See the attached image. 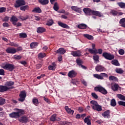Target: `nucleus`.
Listing matches in <instances>:
<instances>
[{
    "label": "nucleus",
    "mask_w": 125,
    "mask_h": 125,
    "mask_svg": "<svg viewBox=\"0 0 125 125\" xmlns=\"http://www.w3.org/2000/svg\"><path fill=\"white\" fill-rule=\"evenodd\" d=\"M111 89L113 90V91H117L119 89V85L117 83L112 84L111 85Z\"/></svg>",
    "instance_id": "nucleus-20"
},
{
    "label": "nucleus",
    "mask_w": 125,
    "mask_h": 125,
    "mask_svg": "<svg viewBox=\"0 0 125 125\" xmlns=\"http://www.w3.org/2000/svg\"><path fill=\"white\" fill-rule=\"evenodd\" d=\"M8 20H9V17H5L3 19V22H7L8 21Z\"/></svg>",
    "instance_id": "nucleus-60"
},
{
    "label": "nucleus",
    "mask_w": 125,
    "mask_h": 125,
    "mask_svg": "<svg viewBox=\"0 0 125 125\" xmlns=\"http://www.w3.org/2000/svg\"><path fill=\"white\" fill-rule=\"evenodd\" d=\"M56 68V64L55 62H53L51 65L48 66L49 70H51L52 71H54Z\"/></svg>",
    "instance_id": "nucleus-24"
},
{
    "label": "nucleus",
    "mask_w": 125,
    "mask_h": 125,
    "mask_svg": "<svg viewBox=\"0 0 125 125\" xmlns=\"http://www.w3.org/2000/svg\"><path fill=\"white\" fill-rule=\"evenodd\" d=\"M91 95L95 99H97V98H98V96H97V95L95 94V93H92Z\"/></svg>",
    "instance_id": "nucleus-58"
},
{
    "label": "nucleus",
    "mask_w": 125,
    "mask_h": 125,
    "mask_svg": "<svg viewBox=\"0 0 125 125\" xmlns=\"http://www.w3.org/2000/svg\"><path fill=\"white\" fill-rule=\"evenodd\" d=\"M103 56L107 60H113L115 58L114 55H112L107 52H104L103 53Z\"/></svg>",
    "instance_id": "nucleus-7"
},
{
    "label": "nucleus",
    "mask_w": 125,
    "mask_h": 125,
    "mask_svg": "<svg viewBox=\"0 0 125 125\" xmlns=\"http://www.w3.org/2000/svg\"><path fill=\"white\" fill-rule=\"evenodd\" d=\"M91 106L93 110H96L98 112H101L102 111V106L99 105L98 103L95 101H91L90 102Z\"/></svg>",
    "instance_id": "nucleus-3"
},
{
    "label": "nucleus",
    "mask_w": 125,
    "mask_h": 125,
    "mask_svg": "<svg viewBox=\"0 0 125 125\" xmlns=\"http://www.w3.org/2000/svg\"><path fill=\"white\" fill-rule=\"evenodd\" d=\"M90 121H91V117H90V116H88L85 118L84 122L85 123V124H86L87 125H91V122H90Z\"/></svg>",
    "instance_id": "nucleus-19"
},
{
    "label": "nucleus",
    "mask_w": 125,
    "mask_h": 125,
    "mask_svg": "<svg viewBox=\"0 0 125 125\" xmlns=\"http://www.w3.org/2000/svg\"><path fill=\"white\" fill-rule=\"evenodd\" d=\"M20 122L21 123H27L28 122V118L25 116H23L20 119Z\"/></svg>",
    "instance_id": "nucleus-38"
},
{
    "label": "nucleus",
    "mask_w": 125,
    "mask_h": 125,
    "mask_svg": "<svg viewBox=\"0 0 125 125\" xmlns=\"http://www.w3.org/2000/svg\"><path fill=\"white\" fill-rule=\"evenodd\" d=\"M88 50L91 54H97V49H88Z\"/></svg>",
    "instance_id": "nucleus-31"
},
{
    "label": "nucleus",
    "mask_w": 125,
    "mask_h": 125,
    "mask_svg": "<svg viewBox=\"0 0 125 125\" xmlns=\"http://www.w3.org/2000/svg\"><path fill=\"white\" fill-rule=\"evenodd\" d=\"M53 23H54V22L53 21V20L51 19L47 21L46 25H47V26H52V25H53Z\"/></svg>",
    "instance_id": "nucleus-35"
},
{
    "label": "nucleus",
    "mask_w": 125,
    "mask_h": 125,
    "mask_svg": "<svg viewBox=\"0 0 125 125\" xmlns=\"http://www.w3.org/2000/svg\"><path fill=\"white\" fill-rule=\"evenodd\" d=\"M17 50L18 51H19V50H22V48L20 47L19 48H17L16 49L15 48L9 47L6 50V52L7 53L14 54V53H16V52H17Z\"/></svg>",
    "instance_id": "nucleus-4"
},
{
    "label": "nucleus",
    "mask_w": 125,
    "mask_h": 125,
    "mask_svg": "<svg viewBox=\"0 0 125 125\" xmlns=\"http://www.w3.org/2000/svg\"><path fill=\"white\" fill-rule=\"evenodd\" d=\"M93 59L96 63H98V62H99V56H98V55L94 56Z\"/></svg>",
    "instance_id": "nucleus-46"
},
{
    "label": "nucleus",
    "mask_w": 125,
    "mask_h": 125,
    "mask_svg": "<svg viewBox=\"0 0 125 125\" xmlns=\"http://www.w3.org/2000/svg\"><path fill=\"white\" fill-rule=\"evenodd\" d=\"M50 120L52 122H55V121H61V118H60V117H57L56 115L54 114L51 117Z\"/></svg>",
    "instance_id": "nucleus-16"
},
{
    "label": "nucleus",
    "mask_w": 125,
    "mask_h": 125,
    "mask_svg": "<svg viewBox=\"0 0 125 125\" xmlns=\"http://www.w3.org/2000/svg\"><path fill=\"white\" fill-rule=\"evenodd\" d=\"M78 27L79 29H86L87 28V25H86V24L82 23V24L78 25Z\"/></svg>",
    "instance_id": "nucleus-30"
},
{
    "label": "nucleus",
    "mask_w": 125,
    "mask_h": 125,
    "mask_svg": "<svg viewBox=\"0 0 125 125\" xmlns=\"http://www.w3.org/2000/svg\"><path fill=\"white\" fill-rule=\"evenodd\" d=\"M103 52V50L102 49H99L97 50V54L98 53L99 54H101L102 52Z\"/></svg>",
    "instance_id": "nucleus-61"
},
{
    "label": "nucleus",
    "mask_w": 125,
    "mask_h": 125,
    "mask_svg": "<svg viewBox=\"0 0 125 125\" xmlns=\"http://www.w3.org/2000/svg\"><path fill=\"white\" fill-rule=\"evenodd\" d=\"M26 92L25 91H23L21 92L20 94V98L19 99V101H21V102H23L25 101V99L26 98Z\"/></svg>",
    "instance_id": "nucleus-10"
},
{
    "label": "nucleus",
    "mask_w": 125,
    "mask_h": 125,
    "mask_svg": "<svg viewBox=\"0 0 125 125\" xmlns=\"http://www.w3.org/2000/svg\"><path fill=\"white\" fill-rule=\"evenodd\" d=\"M14 84V82L12 81L7 82L6 83V85H0V92H4L7 91L8 89L12 88V85Z\"/></svg>",
    "instance_id": "nucleus-1"
},
{
    "label": "nucleus",
    "mask_w": 125,
    "mask_h": 125,
    "mask_svg": "<svg viewBox=\"0 0 125 125\" xmlns=\"http://www.w3.org/2000/svg\"><path fill=\"white\" fill-rule=\"evenodd\" d=\"M78 111L79 113H81V112H83V108L82 107H79L78 109Z\"/></svg>",
    "instance_id": "nucleus-64"
},
{
    "label": "nucleus",
    "mask_w": 125,
    "mask_h": 125,
    "mask_svg": "<svg viewBox=\"0 0 125 125\" xmlns=\"http://www.w3.org/2000/svg\"><path fill=\"white\" fill-rule=\"evenodd\" d=\"M83 12L86 14V15H91L92 13V10L89 8H85L83 9Z\"/></svg>",
    "instance_id": "nucleus-14"
},
{
    "label": "nucleus",
    "mask_w": 125,
    "mask_h": 125,
    "mask_svg": "<svg viewBox=\"0 0 125 125\" xmlns=\"http://www.w3.org/2000/svg\"><path fill=\"white\" fill-rule=\"evenodd\" d=\"M11 22H12L13 25H16V23L18 22V19L15 16H12L10 19Z\"/></svg>",
    "instance_id": "nucleus-15"
},
{
    "label": "nucleus",
    "mask_w": 125,
    "mask_h": 125,
    "mask_svg": "<svg viewBox=\"0 0 125 125\" xmlns=\"http://www.w3.org/2000/svg\"><path fill=\"white\" fill-rule=\"evenodd\" d=\"M38 45H39V43L36 42H33L30 44V46L31 48H35L37 47Z\"/></svg>",
    "instance_id": "nucleus-32"
},
{
    "label": "nucleus",
    "mask_w": 125,
    "mask_h": 125,
    "mask_svg": "<svg viewBox=\"0 0 125 125\" xmlns=\"http://www.w3.org/2000/svg\"><path fill=\"white\" fill-rule=\"evenodd\" d=\"M115 72L118 74H123L124 73V70L122 68H116L115 69Z\"/></svg>",
    "instance_id": "nucleus-45"
},
{
    "label": "nucleus",
    "mask_w": 125,
    "mask_h": 125,
    "mask_svg": "<svg viewBox=\"0 0 125 125\" xmlns=\"http://www.w3.org/2000/svg\"><path fill=\"white\" fill-rule=\"evenodd\" d=\"M120 23L121 24L122 27L125 28V18H123L120 21Z\"/></svg>",
    "instance_id": "nucleus-37"
},
{
    "label": "nucleus",
    "mask_w": 125,
    "mask_h": 125,
    "mask_svg": "<svg viewBox=\"0 0 125 125\" xmlns=\"http://www.w3.org/2000/svg\"><path fill=\"white\" fill-rule=\"evenodd\" d=\"M71 55H73V56H74V57H80V56H82V52H81L80 51H71Z\"/></svg>",
    "instance_id": "nucleus-11"
},
{
    "label": "nucleus",
    "mask_w": 125,
    "mask_h": 125,
    "mask_svg": "<svg viewBox=\"0 0 125 125\" xmlns=\"http://www.w3.org/2000/svg\"><path fill=\"white\" fill-rule=\"evenodd\" d=\"M56 53H59L60 54H64L66 53V51L63 48H60L57 51H56Z\"/></svg>",
    "instance_id": "nucleus-23"
},
{
    "label": "nucleus",
    "mask_w": 125,
    "mask_h": 125,
    "mask_svg": "<svg viewBox=\"0 0 125 125\" xmlns=\"http://www.w3.org/2000/svg\"><path fill=\"white\" fill-rule=\"evenodd\" d=\"M101 76L102 77H105L106 78H108V75L106 73H101Z\"/></svg>",
    "instance_id": "nucleus-63"
},
{
    "label": "nucleus",
    "mask_w": 125,
    "mask_h": 125,
    "mask_svg": "<svg viewBox=\"0 0 125 125\" xmlns=\"http://www.w3.org/2000/svg\"><path fill=\"white\" fill-rule=\"evenodd\" d=\"M29 18V16H21L20 17V19H21V20H22V21H24L25 20H27V19H28Z\"/></svg>",
    "instance_id": "nucleus-49"
},
{
    "label": "nucleus",
    "mask_w": 125,
    "mask_h": 125,
    "mask_svg": "<svg viewBox=\"0 0 125 125\" xmlns=\"http://www.w3.org/2000/svg\"><path fill=\"white\" fill-rule=\"evenodd\" d=\"M25 4L24 0H17L16 3L14 4V6L16 8H18V7H20V6H22V5H25Z\"/></svg>",
    "instance_id": "nucleus-8"
},
{
    "label": "nucleus",
    "mask_w": 125,
    "mask_h": 125,
    "mask_svg": "<svg viewBox=\"0 0 125 125\" xmlns=\"http://www.w3.org/2000/svg\"><path fill=\"white\" fill-rule=\"evenodd\" d=\"M53 9L54 10H55V11H58V10L59 9V6H58V3H57V2H55L54 4Z\"/></svg>",
    "instance_id": "nucleus-40"
},
{
    "label": "nucleus",
    "mask_w": 125,
    "mask_h": 125,
    "mask_svg": "<svg viewBox=\"0 0 125 125\" xmlns=\"http://www.w3.org/2000/svg\"><path fill=\"white\" fill-rule=\"evenodd\" d=\"M0 75H1L2 76H4V70L0 69Z\"/></svg>",
    "instance_id": "nucleus-62"
},
{
    "label": "nucleus",
    "mask_w": 125,
    "mask_h": 125,
    "mask_svg": "<svg viewBox=\"0 0 125 125\" xmlns=\"http://www.w3.org/2000/svg\"><path fill=\"white\" fill-rule=\"evenodd\" d=\"M103 56L107 60H113L115 58L114 55H112L107 52H104L103 53Z\"/></svg>",
    "instance_id": "nucleus-6"
},
{
    "label": "nucleus",
    "mask_w": 125,
    "mask_h": 125,
    "mask_svg": "<svg viewBox=\"0 0 125 125\" xmlns=\"http://www.w3.org/2000/svg\"><path fill=\"white\" fill-rule=\"evenodd\" d=\"M9 45H10L11 46H14L15 47H17V46H18V44H16L13 42L9 43Z\"/></svg>",
    "instance_id": "nucleus-56"
},
{
    "label": "nucleus",
    "mask_w": 125,
    "mask_h": 125,
    "mask_svg": "<svg viewBox=\"0 0 125 125\" xmlns=\"http://www.w3.org/2000/svg\"><path fill=\"white\" fill-rule=\"evenodd\" d=\"M118 104L119 105H122V106H124V107H125V102L119 101L118 102Z\"/></svg>",
    "instance_id": "nucleus-59"
},
{
    "label": "nucleus",
    "mask_w": 125,
    "mask_h": 125,
    "mask_svg": "<svg viewBox=\"0 0 125 125\" xmlns=\"http://www.w3.org/2000/svg\"><path fill=\"white\" fill-rule=\"evenodd\" d=\"M109 81H117V77L114 76H110L109 77Z\"/></svg>",
    "instance_id": "nucleus-54"
},
{
    "label": "nucleus",
    "mask_w": 125,
    "mask_h": 125,
    "mask_svg": "<svg viewBox=\"0 0 125 125\" xmlns=\"http://www.w3.org/2000/svg\"><path fill=\"white\" fill-rule=\"evenodd\" d=\"M83 37L84 38H86V39H87L88 40H89L90 41H93L94 38L93 36L89 35V34H83Z\"/></svg>",
    "instance_id": "nucleus-26"
},
{
    "label": "nucleus",
    "mask_w": 125,
    "mask_h": 125,
    "mask_svg": "<svg viewBox=\"0 0 125 125\" xmlns=\"http://www.w3.org/2000/svg\"><path fill=\"white\" fill-rule=\"evenodd\" d=\"M94 90H95V91H99V92H101V93H102V94L104 95L107 94V93L105 88L100 85L95 87L94 88Z\"/></svg>",
    "instance_id": "nucleus-5"
},
{
    "label": "nucleus",
    "mask_w": 125,
    "mask_h": 125,
    "mask_svg": "<svg viewBox=\"0 0 125 125\" xmlns=\"http://www.w3.org/2000/svg\"><path fill=\"white\" fill-rule=\"evenodd\" d=\"M117 98H119L120 100H123V101H125V96L121 94H118L117 95Z\"/></svg>",
    "instance_id": "nucleus-29"
},
{
    "label": "nucleus",
    "mask_w": 125,
    "mask_h": 125,
    "mask_svg": "<svg viewBox=\"0 0 125 125\" xmlns=\"http://www.w3.org/2000/svg\"><path fill=\"white\" fill-rule=\"evenodd\" d=\"M76 62L77 64L80 66V65H82L83 64V61L82 60L78 59L76 60Z\"/></svg>",
    "instance_id": "nucleus-52"
},
{
    "label": "nucleus",
    "mask_w": 125,
    "mask_h": 125,
    "mask_svg": "<svg viewBox=\"0 0 125 125\" xmlns=\"http://www.w3.org/2000/svg\"><path fill=\"white\" fill-rule=\"evenodd\" d=\"M20 38H21L22 39H25L27 38V34L25 33H22L20 34Z\"/></svg>",
    "instance_id": "nucleus-47"
},
{
    "label": "nucleus",
    "mask_w": 125,
    "mask_h": 125,
    "mask_svg": "<svg viewBox=\"0 0 125 125\" xmlns=\"http://www.w3.org/2000/svg\"><path fill=\"white\" fill-rule=\"evenodd\" d=\"M14 111H16L17 112H13L12 113L9 114V117L10 118H14L15 119H17V118H19L21 115H24L25 114V112L24 110L22 109H19L18 108H15Z\"/></svg>",
    "instance_id": "nucleus-2"
},
{
    "label": "nucleus",
    "mask_w": 125,
    "mask_h": 125,
    "mask_svg": "<svg viewBox=\"0 0 125 125\" xmlns=\"http://www.w3.org/2000/svg\"><path fill=\"white\" fill-rule=\"evenodd\" d=\"M6 10V8H5V7H0V13L5 12Z\"/></svg>",
    "instance_id": "nucleus-55"
},
{
    "label": "nucleus",
    "mask_w": 125,
    "mask_h": 125,
    "mask_svg": "<svg viewBox=\"0 0 125 125\" xmlns=\"http://www.w3.org/2000/svg\"><path fill=\"white\" fill-rule=\"evenodd\" d=\"M39 2L42 4V5H45L46 4H48L49 1L48 0H39Z\"/></svg>",
    "instance_id": "nucleus-27"
},
{
    "label": "nucleus",
    "mask_w": 125,
    "mask_h": 125,
    "mask_svg": "<svg viewBox=\"0 0 125 125\" xmlns=\"http://www.w3.org/2000/svg\"><path fill=\"white\" fill-rule=\"evenodd\" d=\"M58 25H59L61 27H62V28H65V29H69V28H70L68 25L61 21L58 22Z\"/></svg>",
    "instance_id": "nucleus-21"
},
{
    "label": "nucleus",
    "mask_w": 125,
    "mask_h": 125,
    "mask_svg": "<svg viewBox=\"0 0 125 125\" xmlns=\"http://www.w3.org/2000/svg\"><path fill=\"white\" fill-rule=\"evenodd\" d=\"M110 13L112 14V15H114V16H116V15H118V12L117 11L111 10L110 11Z\"/></svg>",
    "instance_id": "nucleus-50"
},
{
    "label": "nucleus",
    "mask_w": 125,
    "mask_h": 125,
    "mask_svg": "<svg viewBox=\"0 0 125 125\" xmlns=\"http://www.w3.org/2000/svg\"><path fill=\"white\" fill-rule=\"evenodd\" d=\"M3 69H4L5 70H8V71H13L14 69V65L7 63L5 64L4 66H2Z\"/></svg>",
    "instance_id": "nucleus-9"
},
{
    "label": "nucleus",
    "mask_w": 125,
    "mask_h": 125,
    "mask_svg": "<svg viewBox=\"0 0 125 125\" xmlns=\"http://www.w3.org/2000/svg\"><path fill=\"white\" fill-rule=\"evenodd\" d=\"M39 59H42V58H44L46 56V55L45 53H40L38 55Z\"/></svg>",
    "instance_id": "nucleus-34"
},
{
    "label": "nucleus",
    "mask_w": 125,
    "mask_h": 125,
    "mask_svg": "<svg viewBox=\"0 0 125 125\" xmlns=\"http://www.w3.org/2000/svg\"><path fill=\"white\" fill-rule=\"evenodd\" d=\"M14 58L17 60H20V59L22 58V57L20 55H15L14 56Z\"/></svg>",
    "instance_id": "nucleus-51"
},
{
    "label": "nucleus",
    "mask_w": 125,
    "mask_h": 125,
    "mask_svg": "<svg viewBox=\"0 0 125 125\" xmlns=\"http://www.w3.org/2000/svg\"><path fill=\"white\" fill-rule=\"evenodd\" d=\"M117 4L121 8H125V3L124 2H118Z\"/></svg>",
    "instance_id": "nucleus-43"
},
{
    "label": "nucleus",
    "mask_w": 125,
    "mask_h": 125,
    "mask_svg": "<svg viewBox=\"0 0 125 125\" xmlns=\"http://www.w3.org/2000/svg\"><path fill=\"white\" fill-rule=\"evenodd\" d=\"M28 5H25L20 7L21 10H22V11H25L26 10H27V9H28Z\"/></svg>",
    "instance_id": "nucleus-42"
},
{
    "label": "nucleus",
    "mask_w": 125,
    "mask_h": 125,
    "mask_svg": "<svg viewBox=\"0 0 125 125\" xmlns=\"http://www.w3.org/2000/svg\"><path fill=\"white\" fill-rule=\"evenodd\" d=\"M92 14H93V15H95L96 16H98L99 17H104L102 13L98 11H92Z\"/></svg>",
    "instance_id": "nucleus-13"
},
{
    "label": "nucleus",
    "mask_w": 125,
    "mask_h": 125,
    "mask_svg": "<svg viewBox=\"0 0 125 125\" xmlns=\"http://www.w3.org/2000/svg\"><path fill=\"white\" fill-rule=\"evenodd\" d=\"M95 70L97 72H103V71L105 70V68H104V67L100 65H98L96 66Z\"/></svg>",
    "instance_id": "nucleus-17"
},
{
    "label": "nucleus",
    "mask_w": 125,
    "mask_h": 125,
    "mask_svg": "<svg viewBox=\"0 0 125 125\" xmlns=\"http://www.w3.org/2000/svg\"><path fill=\"white\" fill-rule=\"evenodd\" d=\"M64 109L66 111L67 113H68V114H70L71 115H73V114H74V110H71L67 106H65Z\"/></svg>",
    "instance_id": "nucleus-25"
},
{
    "label": "nucleus",
    "mask_w": 125,
    "mask_h": 125,
    "mask_svg": "<svg viewBox=\"0 0 125 125\" xmlns=\"http://www.w3.org/2000/svg\"><path fill=\"white\" fill-rule=\"evenodd\" d=\"M102 116L104 117V118H108L109 116H110V111L108 110L105 111L102 113Z\"/></svg>",
    "instance_id": "nucleus-28"
},
{
    "label": "nucleus",
    "mask_w": 125,
    "mask_h": 125,
    "mask_svg": "<svg viewBox=\"0 0 125 125\" xmlns=\"http://www.w3.org/2000/svg\"><path fill=\"white\" fill-rule=\"evenodd\" d=\"M71 8L72 10H74V11H76V12H78V13H81V12H82V9L78 6H72L71 7Z\"/></svg>",
    "instance_id": "nucleus-18"
},
{
    "label": "nucleus",
    "mask_w": 125,
    "mask_h": 125,
    "mask_svg": "<svg viewBox=\"0 0 125 125\" xmlns=\"http://www.w3.org/2000/svg\"><path fill=\"white\" fill-rule=\"evenodd\" d=\"M32 12H35V13H41L42 10L39 7H37L32 10Z\"/></svg>",
    "instance_id": "nucleus-33"
},
{
    "label": "nucleus",
    "mask_w": 125,
    "mask_h": 125,
    "mask_svg": "<svg viewBox=\"0 0 125 125\" xmlns=\"http://www.w3.org/2000/svg\"><path fill=\"white\" fill-rule=\"evenodd\" d=\"M111 64H112L113 65H115V66H119L120 65V63H119L118 60H116L112 61Z\"/></svg>",
    "instance_id": "nucleus-39"
},
{
    "label": "nucleus",
    "mask_w": 125,
    "mask_h": 125,
    "mask_svg": "<svg viewBox=\"0 0 125 125\" xmlns=\"http://www.w3.org/2000/svg\"><path fill=\"white\" fill-rule=\"evenodd\" d=\"M110 104L111 106H112V107H115V106L117 105V103H116V100H115V99H112L111 100Z\"/></svg>",
    "instance_id": "nucleus-41"
},
{
    "label": "nucleus",
    "mask_w": 125,
    "mask_h": 125,
    "mask_svg": "<svg viewBox=\"0 0 125 125\" xmlns=\"http://www.w3.org/2000/svg\"><path fill=\"white\" fill-rule=\"evenodd\" d=\"M2 26L5 28H8V27H9V24L7 22H4L3 23Z\"/></svg>",
    "instance_id": "nucleus-57"
},
{
    "label": "nucleus",
    "mask_w": 125,
    "mask_h": 125,
    "mask_svg": "<svg viewBox=\"0 0 125 125\" xmlns=\"http://www.w3.org/2000/svg\"><path fill=\"white\" fill-rule=\"evenodd\" d=\"M5 104V99L0 97V105Z\"/></svg>",
    "instance_id": "nucleus-48"
},
{
    "label": "nucleus",
    "mask_w": 125,
    "mask_h": 125,
    "mask_svg": "<svg viewBox=\"0 0 125 125\" xmlns=\"http://www.w3.org/2000/svg\"><path fill=\"white\" fill-rule=\"evenodd\" d=\"M77 76V72L75 70H71L68 73L69 78H75Z\"/></svg>",
    "instance_id": "nucleus-12"
},
{
    "label": "nucleus",
    "mask_w": 125,
    "mask_h": 125,
    "mask_svg": "<svg viewBox=\"0 0 125 125\" xmlns=\"http://www.w3.org/2000/svg\"><path fill=\"white\" fill-rule=\"evenodd\" d=\"M118 52L120 55H124V54H125V50L123 49H120Z\"/></svg>",
    "instance_id": "nucleus-53"
},
{
    "label": "nucleus",
    "mask_w": 125,
    "mask_h": 125,
    "mask_svg": "<svg viewBox=\"0 0 125 125\" xmlns=\"http://www.w3.org/2000/svg\"><path fill=\"white\" fill-rule=\"evenodd\" d=\"M45 28L42 27H38L37 30V32L39 34H42V33H44V32H45Z\"/></svg>",
    "instance_id": "nucleus-22"
},
{
    "label": "nucleus",
    "mask_w": 125,
    "mask_h": 125,
    "mask_svg": "<svg viewBox=\"0 0 125 125\" xmlns=\"http://www.w3.org/2000/svg\"><path fill=\"white\" fill-rule=\"evenodd\" d=\"M32 102L33 104H34V105H35L36 106H38V105H39V100H38L37 99H33Z\"/></svg>",
    "instance_id": "nucleus-44"
},
{
    "label": "nucleus",
    "mask_w": 125,
    "mask_h": 125,
    "mask_svg": "<svg viewBox=\"0 0 125 125\" xmlns=\"http://www.w3.org/2000/svg\"><path fill=\"white\" fill-rule=\"evenodd\" d=\"M93 76L94 78H96V79H98V80H103V77L101 76V74H94Z\"/></svg>",
    "instance_id": "nucleus-36"
}]
</instances>
